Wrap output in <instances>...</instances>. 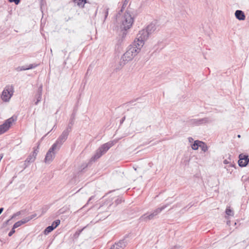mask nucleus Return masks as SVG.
Listing matches in <instances>:
<instances>
[{
	"instance_id": "f257e3e1",
	"label": "nucleus",
	"mask_w": 249,
	"mask_h": 249,
	"mask_svg": "<svg viewBox=\"0 0 249 249\" xmlns=\"http://www.w3.org/2000/svg\"><path fill=\"white\" fill-rule=\"evenodd\" d=\"M118 141V140H113L101 145L96 150L94 155H93L90 158L89 162L92 163L95 162L100 159L103 155L106 154L112 146L115 145Z\"/></svg>"
},
{
	"instance_id": "f03ea898",
	"label": "nucleus",
	"mask_w": 249,
	"mask_h": 249,
	"mask_svg": "<svg viewBox=\"0 0 249 249\" xmlns=\"http://www.w3.org/2000/svg\"><path fill=\"white\" fill-rule=\"evenodd\" d=\"M172 202L170 203H166L160 207L157 208L155 210L152 211L150 213H148L142 214L140 217L141 221L147 222V221L151 220L158 217V215L166 208H167Z\"/></svg>"
},
{
	"instance_id": "7ed1b4c3",
	"label": "nucleus",
	"mask_w": 249,
	"mask_h": 249,
	"mask_svg": "<svg viewBox=\"0 0 249 249\" xmlns=\"http://www.w3.org/2000/svg\"><path fill=\"white\" fill-rule=\"evenodd\" d=\"M122 23L120 26V31L127 33V30L130 29L133 22L134 17H122Z\"/></svg>"
},
{
	"instance_id": "20e7f679",
	"label": "nucleus",
	"mask_w": 249,
	"mask_h": 249,
	"mask_svg": "<svg viewBox=\"0 0 249 249\" xmlns=\"http://www.w3.org/2000/svg\"><path fill=\"white\" fill-rule=\"evenodd\" d=\"M14 93V87L11 85L6 86L2 92L1 98L3 102H8Z\"/></svg>"
},
{
	"instance_id": "39448f33",
	"label": "nucleus",
	"mask_w": 249,
	"mask_h": 249,
	"mask_svg": "<svg viewBox=\"0 0 249 249\" xmlns=\"http://www.w3.org/2000/svg\"><path fill=\"white\" fill-rule=\"evenodd\" d=\"M214 120L210 117H205L201 119H191L187 121L188 124L193 126H198L202 124H209Z\"/></svg>"
},
{
	"instance_id": "423d86ee",
	"label": "nucleus",
	"mask_w": 249,
	"mask_h": 249,
	"mask_svg": "<svg viewBox=\"0 0 249 249\" xmlns=\"http://www.w3.org/2000/svg\"><path fill=\"white\" fill-rule=\"evenodd\" d=\"M17 120V117L12 116L6 120L3 124L0 125V135L9 130L12 123Z\"/></svg>"
},
{
	"instance_id": "0eeeda50",
	"label": "nucleus",
	"mask_w": 249,
	"mask_h": 249,
	"mask_svg": "<svg viewBox=\"0 0 249 249\" xmlns=\"http://www.w3.org/2000/svg\"><path fill=\"white\" fill-rule=\"evenodd\" d=\"M55 145H52L46 153L44 161L46 163H49L52 161L55 157L56 152L59 151Z\"/></svg>"
},
{
	"instance_id": "6e6552de",
	"label": "nucleus",
	"mask_w": 249,
	"mask_h": 249,
	"mask_svg": "<svg viewBox=\"0 0 249 249\" xmlns=\"http://www.w3.org/2000/svg\"><path fill=\"white\" fill-rule=\"evenodd\" d=\"M130 236V233L126 234L123 239L120 240L117 243H115L110 248V249H124L128 243L126 239Z\"/></svg>"
},
{
	"instance_id": "1a4fd4ad",
	"label": "nucleus",
	"mask_w": 249,
	"mask_h": 249,
	"mask_svg": "<svg viewBox=\"0 0 249 249\" xmlns=\"http://www.w3.org/2000/svg\"><path fill=\"white\" fill-rule=\"evenodd\" d=\"M69 134L67 131H63L53 145H55L57 149H60L62 145L67 139Z\"/></svg>"
},
{
	"instance_id": "9d476101",
	"label": "nucleus",
	"mask_w": 249,
	"mask_h": 249,
	"mask_svg": "<svg viewBox=\"0 0 249 249\" xmlns=\"http://www.w3.org/2000/svg\"><path fill=\"white\" fill-rule=\"evenodd\" d=\"M160 25L159 21L157 20H154L147 26L145 29L148 33L151 35L156 31L157 28Z\"/></svg>"
},
{
	"instance_id": "9b49d317",
	"label": "nucleus",
	"mask_w": 249,
	"mask_h": 249,
	"mask_svg": "<svg viewBox=\"0 0 249 249\" xmlns=\"http://www.w3.org/2000/svg\"><path fill=\"white\" fill-rule=\"evenodd\" d=\"M238 165L240 167H246L249 162V158L247 154H240L239 155Z\"/></svg>"
},
{
	"instance_id": "f8f14e48",
	"label": "nucleus",
	"mask_w": 249,
	"mask_h": 249,
	"mask_svg": "<svg viewBox=\"0 0 249 249\" xmlns=\"http://www.w3.org/2000/svg\"><path fill=\"white\" fill-rule=\"evenodd\" d=\"M127 33L120 31L118 36L117 37V42L115 45L116 49L119 50L121 47L122 44L124 42Z\"/></svg>"
},
{
	"instance_id": "ddd939ff",
	"label": "nucleus",
	"mask_w": 249,
	"mask_h": 249,
	"mask_svg": "<svg viewBox=\"0 0 249 249\" xmlns=\"http://www.w3.org/2000/svg\"><path fill=\"white\" fill-rule=\"evenodd\" d=\"M150 35L148 33L145 29H143L139 31V34L137 35L136 39L142 40L145 42L149 37Z\"/></svg>"
},
{
	"instance_id": "4468645a",
	"label": "nucleus",
	"mask_w": 249,
	"mask_h": 249,
	"mask_svg": "<svg viewBox=\"0 0 249 249\" xmlns=\"http://www.w3.org/2000/svg\"><path fill=\"white\" fill-rule=\"evenodd\" d=\"M42 90H43V86L41 85L38 88L36 92L35 95V99L36 101L35 102V105H37L39 102L41 101L42 99ZM35 101V100H34Z\"/></svg>"
},
{
	"instance_id": "2eb2a0df",
	"label": "nucleus",
	"mask_w": 249,
	"mask_h": 249,
	"mask_svg": "<svg viewBox=\"0 0 249 249\" xmlns=\"http://www.w3.org/2000/svg\"><path fill=\"white\" fill-rule=\"evenodd\" d=\"M136 39L137 40H134V42L131 45H133L135 49H138L139 51L140 52L141 48L143 47L144 44V42L142 40Z\"/></svg>"
},
{
	"instance_id": "dca6fc26",
	"label": "nucleus",
	"mask_w": 249,
	"mask_h": 249,
	"mask_svg": "<svg viewBox=\"0 0 249 249\" xmlns=\"http://www.w3.org/2000/svg\"><path fill=\"white\" fill-rule=\"evenodd\" d=\"M35 161V157L31 156L30 155L28 156L27 159L25 160L24 162V168L27 167L31 163Z\"/></svg>"
},
{
	"instance_id": "f3484780",
	"label": "nucleus",
	"mask_w": 249,
	"mask_h": 249,
	"mask_svg": "<svg viewBox=\"0 0 249 249\" xmlns=\"http://www.w3.org/2000/svg\"><path fill=\"white\" fill-rule=\"evenodd\" d=\"M129 52H130L131 54H132V55L135 57L136 55H137V54L140 52L139 51V50L138 49H135V47L133 46L131 44L130 45L127 49Z\"/></svg>"
},
{
	"instance_id": "a211bd4d",
	"label": "nucleus",
	"mask_w": 249,
	"mask_h": 249,
	"mask_svg": "<svg viewBox=\"0 0 249 249\" xmlns=\"http://www.w3.org/2000/svg\"><path fill=\"white\" fill-rule=\"evenodd\" d=\"M129 61L126 57H124V55H122L119 63V66L122 68Z\"/></svg>"
},
{
	"instance_id": "6ab92c4d",
	"label": "nucleus",
	"mask_w": 249,
	"mask_h": 249,
	"mask_svg": "<svg viewBox=\"0 0 249 249\" xmlns=\"http://www.w3.org/2000/svg\"><path fill=\"white\" fill-rule=\"evenodd\" d=\"M26 223H27V220H26V219L25 218H23V219L16 222L14 224L13 227H14V229H16V228L20 227L22 225L25 224Z\"/></svg>"
},
{
	"instance_id": "aec40b11",
	"label": "nucleus",
	"mask_w": 249,
	"mask_h": 249,
	"mask_svg": "<svg viewBox=\"0 0 249 249\" xmlns=\"http://www.w3.org/2000/svg\"><path fill=\"white\" fill-rule=\"evenodd\" d=\"M200 141L199 140H196L195 141L194 143L192 144L191 147L194 150H196L198 149V148L199 147L200 144L201 143Z\"/></svg>"
},
{
	"instance_id": "412c9836",
	"label": "nucleus",
	"mask_w": 249,
	"mask_h": 249,
	"mask_svg": "<svg viewBox=\"0 0 249 249\" xmlns=\"http://www.w3.org/2000/svg\"><path fill=\"white\" fill-rule=\"evenodd\" d=\"M124 57H126V59H128V60H131L134 57L132 54H131L129 51L127 49L126 52L123 55Z\"/></svg>"
},
{
	"instance_id": "4be33fe9",
	"label": "nucleus",
	"mask_w": 249,
	"mask_h": 249,
	"mask_svg": "<svg viewBox=\"0 0 249 249\" xmlns=\"http://www.w3.org/2000/svg\"><path fill=\"white\" fill-rule=\"evenodd\" d=\"M74 2L80 7H83L87 3V0H74Z\"/></svg>"
},
{
	"instance_id": "5701e85b",
	"label": "nucleus",
	"mask_w": 249,
	"mask_h": 249,
	"mask_svg": "<svg viewBox=\"0 0 249 249\" xmlns=\"http://www.w3.org/2000/svg\"><path fill=\"white\" fill-rule=\"evenodd\" d=\"M85 228H86V227H84L83 228H82L81 229H79V230H77L76 231L73 235V237H72L73 239H77L78 238L79 235L81 234V233L82 232V231Z\"/></svg>"
},
{
	"instance_id": "b1692460",
	"label": "nucleus",
	"mask_w": 249,
	"mask_h": 249,
	"mask_svg": "<svg viewBox=\"0 0 249 249\" xmlns=\"http://www.w3.org/2000/svg\"><path fill=\"white\" fill-rule=\"evenodd\" d=\"M199 147L201 149L202 151L205 152L208 150V146L206 143L202 141L201 142Z\"/></svg>"
},
{
	"instance_id": "393cba45",
	"label": "nucleus",
	"mask_w": 249,
	"mask_h": 249,
	"mask_svg": "<svg viewBox=\"0 0 249 249\" xmlns=\"http://www.w3.org/2000/svg\"><path fill=\"white\" fill-rule=\"evenodd\" d=\"M53 230L54 229L53 226H49L44 230L43 233L44 234L47 235L52 232Z\"/></svg>"
},
{
	"instance_id": "a878e982",
	"label": "nucleus",
	"mask_w": 249,
	"mask_h": 249,
	"mask_svg": "<svg viewBox=\"0 0 249 249\" xmlns=\"http://www.w3.org/2000/svg\"><path fill=\"white\" fill-rule=\"evenodd\" d=\"M225 213L228 216H233L234 215L233 211L230 208V207H227L226 208Z\"/></svg>"
},
{
	"instance_id": "bb28decb",
	"label": "nucleus",
	"mask_w": 249,
	"mask_h": 249,
	"mask_svg": "<svg viewBox=\"0 0 249 249\" xmlns=\"http://www.w3.org/2000/svg\"><path fill=\"white\" fill-rule=\"evenodd\" d=\"M39 65V63H36L31 64L28 66L27 65V70L35 69V68H36L37 66H38Z\"/></svg>"
},
{
	"instance_id": "cd10ccee",
	"label": "nucleus",
	"mask_w": 249,
	"mask_h": 249,
	"mask_svg": "<svg viewBox=\"0 0 249 249\" xmlns=\"http://www.w3.org/2000/svg\"><path fill=\"white\" fill-rule=\"evenodd\" d=\"M128 1H129V0H124V1L123 4L122 6V8L119 12V13H118L119 15H121V13H122L124 9L125 8V7L126 6L127 4L128 3Z\"/></svg>"
},
{
	"instance_id": "c85d7f7f",
	"label": "nucleus",
	"mask_w": 249,
	"mask_h": 249,
	"mask_svg": "<svg viewBox=\"0 0 249 249\" xmlns=\"http://www.w3.org/2000/svg\"><path fill=\"white\" fill-rule=\"evenodd\" d=\"M60 223V220L57 219V220H54L52 223V225L51 226H53V229H55V228H56L59 226Z\"/></svg>"
},
{
	"instance_id": "c756f323",
	"label": "nucleus",
	"mask_w": 249,
	"mask_h": 249,
	"mask_svg": "<svg viewBox=\"0 0 249 249\" xmlns=\"http://www.w3.org/2000/svg\"><path fill=\"white\" fill-rule=\"evenodd\" d=\"M76 114H75V113H72V114L71 115V117L69 120V122H70V124H74V120L75 119Z\"/></svg>"
},
{
	"instance_id": "7c9ffc66",
	"label": "nucleus",
	"mask_w": 249,
	"mask_h": 249,
	"mask_svg": "<svg viewBox=\"0 0 249 249\" xmlns=\"http://www.w3.org/2000/svg\"><path fill=\"white\" fill-rule=\"evenodd\" d=\"M74 124H70V122H69V124L66 127V128L64 130V131H67L68 134L70 133V132L71 131L72 126Z\"/></svg>"
},
{
	"instance_id": "2f4dec72",
	"label": "nucleus",
	"mask_w": 249,
	"mask_h": 249,
	"mask_svg": "<svg viewBox=\"0 0 249 249\" xmlns=\"http://www.w3.org/2000/svg\"><path fill=\"white\" fill-rule=\"evenodd\" d=\"M15 70L17 71H22L27 70V66H18L17 67Z\"/></svg>"
},
{
	"instance_id": "473e14b6",
	"label": "nucleus",
	"mask_w": 249,
	"mask_h": 249,
	"mask_svg": "<svg viewBox=\"0 0 249 249\" xmlns=\"http://www.w3.org/2000/svg\"><path fill=\"white\" fill-rule=\"evenodd\" d=\"M36 216H37V214L36 213H34V214H32L30 216H28V217H25V219H26V220H27V222H28V221H29L31 219L35 218Z\"/></svg>"
},
{
	"instance_id": "72a5a7b5",
	"label": "nucleus",
	"mask_w": 249,
	"mask_h": 249,
	"mask_svg": "<svg viewBox=\"0 0 249 249\" xmlns=\"http://www.w3.org/2000/svg\"><path fill=\"white\" fill-rule=\"evenodd\" d=\"M124 200L123 197H119V198H117L115 200V203L116 205H117L118 204H121L122 202H124Z\"/></svg>"
},
{
	"instance_id": "f704fd0d",
	"label": "nucleus",
	"mask_w": 249,
	"mask_h": 249,
	"mask_svg": "<svg viewBox=\"0 0 249 249\" xmlns=\"http://www.w3.org/2000/svg\"><path fill=\"white\" fill-rule=\"evenodd\" d=\"M234 16H245V14L242 11L237 10L235 11Z\"/></svg>"
},
{
	"instance_id": "c9c22d12",
	"label": "nucleus",
	"mask_w": 249,
	"mask_h": 249,
	"mask_svg": "<svg viewBox=\"0 0 249 249\" xmlns=\"http://www.w3.org/2000/svg\"><path fill=\"white\" fill-rule=\"evenodd\" d=\"M12 219H11V218L6 220V221L4 222L2 224V228H5V227H6L7 225H8V224H10V221Z\"/></svg>"
},
{
	"instance_id": "e433bc0d",
	"label": "nucleus",
	"mask_w": 249,
	"mask_h": 249,
	"mask_svg": "<svg viewBox=\"0 0 249 249\" xmlns=\"http://www.w3.org/2000/svg\"><path fill=\"white\" fill-rule=\"evenodd\" d=\"M39 145H40V142H37V145L36 146V147H34V152H36L37 154H38V152H39Z\"/></svg>"
},
{
	"instance_id": "4c0bfd02",
	"label": "nucleus",
	"mask_w": 249,
	"mask_h": 249,
	"mask_svg": "<svg viewBox=\"0 0 249 249\" xmlns=\"http://www.w3.org/2000/svg\"><path fill=\"white\" fill-rule=\"evenodd\" d=\"M21 213V211H18L16 213H15L14 214H13L11 217V219H13V218H14L15 217H16V216H18Z\"/></svg>"
},
{
	"instance_id": "58836bf2",
	"label": "nucleus",
	"mask_w": 249,
	"mask_h": 249,
	"mask_svg": "<svg viewBox=\"0 0 249 249\" xmlns=\"http://www.w3.org/2000/svg\"><path fill=\"white\" fill-rule=\"evenodd\" d=\"M15 232V229L13 227L12 229L8 233L9 236H11Z\"/></svg>"
},
{
	"instance_id": "ea45409f",
	"label": "nucleus",
	"mask_w": 249,
	"mask_h": 249,
	"mask_svg": "<svg viewBox=\"0 0 249 249\" xmlns=\"http://www.w3.org/2000/svg\"><path fill=\"white\" fill-rule=\"evenodd\" d=\"M180 206H181V204L179 203H178L173 205V207L171 208H170L169 211H170L172 209H173L174 208H176V207H180Z\"/></svg>"
},
{
	"instance_id": "a19ab883",
	"label": "nucleus",
	"mask_w": 249,
	"mask_h": 249,
	"mask_svg": "<svg viewBox=\"0 0 249 249\" xmlns=\"http://www.w3.org/2000/svg\"><path fill=\"white\" fill-rule=\"evenodd\" d=\"M10 2H14L16 4H18L20 2V0H8Z\"/></svg>"
},
{
	"instance_id": "79ce46f5",
	"label": "nucleus",
	"mask_w": 249,
	"mask_h": 249,
	"mask_svg": "<svg viewBox=\"0 0 249 249\" xmlns=\"http://www.w3.org/2000/svg\"><path fill=\"white\" fill-rule=\"evenodd\" d=\"M237 19L239 20H244L246 17H235Z\"/></svg>"
},
{
	"instance_id": "37998d69",
	"label": "nucleus",
	"mask_w": 249,
	"mask_h": 249,
	"mask_svg": "<svg viewBox=\"0 0 249 249\" xmlns=\"http://www.w3.org/2000/svg\"><path fill=\"white\" fill-rule=\"evenodd\" d=\"M37 154L36 152H33L32 153L30 154L31 156H33V157H35V160L36 159V157L37 156Z\"/></svg>"
},
{
	"instance_id": "c03bdc74",
	"label": "nucleus",
	"mask_w": 249,
	"mask_h": 249,
	"mask_svg": "<svg viewBox=\"0 0 249 249\" xmlns=\"http://www.w3.org/2000/svg\"><path fill=\"white\" fill-rule=\"evenodd\" d=\"M228 166V168H232V167L235 168V164L233 163L230 162L229 165Z\"/></svg>"
},
{
	"instance_id": "a18cd8bd",
	"label": "nucleus",
	"mask_w": 249,
	"mask_h": 249,
	"mask_svg": "<svg viewBox=\"0 0 249 249\" xmlns=\"http://www.w3.org/2000/svg\"><path fill=\"white\" fill-rule=\"evenodd\" d=\"M225 168H226L227 171L230 173H231L232 172V170L231 169L232 168H228V166L227 165L225 167Z\"/></svg>"
},
{
	"instance_id": "49530a36",
	"label": "nucleus",
	"mask_w": 249,
	"mask_h": 249,
	"mask_svg": "<svg viewBox=\"0 0 249 249\" xmlns=\"http://www.w3.org/2000/svg\"><path fill=\"white\" fill-rule=\"evenodd\" d=\"M125 120V116H124L120 120V124H122Z\"/></svg>"
},
{
	"instance_id": "de8ad7c7",
	"label": "nucleus",
	"mask_w": 249,
	"mask_h": 249,
	"mask_svg": "<svg viewBox=\"0 0 249 249\" xmlns=\"http://www.w3.org/2000/svg\"><path fill=\"white\" fill-rule=\"evenodd\" d=\"M94 196H90L88 201V203H89L91 200H92L94 198Z\"/></svg>"
},
{
	"instance_id": "09e8293b",
	"label": "nucleus",
	"mask_w": 249,
	"mask_h": 249,
	"mask_svg": "<svg viewBox=\"0 0 249 249\" xmlns=\"http://www.w3.org/2000/svg\"><path fill=\"white\" fill-rule=\"evenodd\" d=\"M77 112V108L76 107H74L72 113H75V114H76Z\"/></svg>"
},
{
	"instance_id": "8fccbe9b",
	"label": "nucleus",
	"mask_w": 249,
	"mask_h": 249,
	"mask_svg": "<svg viewBox=\"0 0 249 249\" xmlns=\"http://www.w3.org/2000/svg\"><path fill=\"white\" fill-rule=\"evenodd\" d=\"M230 162H229L227 160H225L224 161H223V163L225 164H229Z\"/></svg>"
},
{
	"instance_id": "3c124183",
	"label": "nucleus",
	"mask_w": 249,
	"mask_h": 249,
	"mask_svg": "<svg viewBox=\"0 0 249 249\" xmlns=\"http://www.w3.org/2000/svg\"><path fill=\"white\" fill-rule=\"evenodd\" d=\"M108 14V9H107L105 10V16H107Z\"/></svg>"
},
{
	"instance_id": "603ef678",
	"label": "nucleus",
	"mask_w": 249,
	"mask_h": 249,
	"mask_svg": "<svg viewBox=\"0 0 249 249\" xmlns=\"http://www.w3.org/2000/svg\"><path fill=\"white\" fill-rule=\"evenodd\" d=\"M4 209L3 208H0V214L2 213Z\"/></svg>"
},
{
	"instance_id": "864d4df0",
	"label": "nucleus",
	"mask_w": 249,
	"mask_h": 249,
	"mask_svg": "<svg viewBox=\"0 0 249 249\" xmlns=\"http://www.w3.org/2000/svg\"><path fill=\"white\" fill-rule=\"evenodd\" d=\"M189 141L191 142H192V141H193V139L192 138H191V137H189Z\"/></svg>"
},
{
	"instance_id": "5fc2aeb1",
	"label": "nucleus",
	"mask_w": 249,
	"mask_h": 249,
	"mask_svg": "<svg viewBox=\"0 0 249 249\" xmlns=\"http://www.w3.org/2000/svg\"><path fill=\"white\" fill-rule=\"evenodd\" d=\"M89 68H88V70H87V73H86V76H87V75H88V73H89Z\"/></svg>"
},
{
	"instance_id": "6e6d98bb",
	"label": "nucleus",
	"mask_w": 249,
	"mask_h": 249,
	"mask_svg": "<svg viewBox=\"0 0 249 249\" xmlns=\"http://www.w3.org/2000/svg\"><path fill=\"white\" fill-rule=\"evenodd\" d=\"M89 68H88V70H87V73H86V76H87V75H88V73H89Z\"/></svg>"
},
{
	"instance_id": "4d7b16f0",
	"label": "nucleus",
	"mask_w": 249,
	"mask_h": 249,
	"mask_svg": "<svg viewBox=\"0 0 249 249\" xmlns=\"http://www.w3.org/2000/svg\"><path fill=\"white\" fill-rule=\"evenodd\" d=\"M56 127V124L54 125V126H53V128L52 130H53V129L54 128H55Z\"/></svg>"
},
{
	"instance_id": "13d9d810",
	"label": "nucleus",
	"mask_w": 249,
	"mask_h": 249,
	"mask_svg": "<svg viewBox=\"0 0 249 249\" xmlns=\"http://www.w3.org/2000/svg\"><path fill=\"white\" fill-rule=\"evenodd\" d=\"M126 13L128 15V16H131L130 14L128 13V12L127 11H126Z\"/></svg>"
},
{
	"instance_id": "bf43d9fd",
	"label": "nucleus",
	"mask_w": 249,
	"mask_h": 249,
	"mask_svg": "<svg viewBox=\"0 0 249 249\" xmlns=\"http://www.w3.org/2000/svg\"><path fill=\"white\" fill-rule=\"evenodd\" d=\"M176 246H174V247H173L171 248V249H176Z\"/></svg>"
},
{
	"instance_id": "052dcab7",
	"label": "nucleus",
	"mask_w": 249,
	"mask_h": 249,
	"mask_svg": "<svg viewBox=\"0 0 249 249\" xmlns=\"http://www.w3.org/2000/svg\"><path fill=\"white\" fill-rule=\"evenodd\" d=\"M227 225H230V221H228L227 222Z\"/></svg>"
},
{
	"instance_id": "680f3d73",
	"label": "nucleus",
	"mask_w": 249,
	"mask_h": 249,
	"mask_svg": "<svg viewBox=\"0 0 249 249\" xmlns=\"http://www.w3.org/2000/svg\"><path fill=\"white\" fill-rule=\"evenodd\" d=\"M237 137H238V138H241V135H240V134H238V135H237Z\"/></svg>"
},
{
	"instance_id": "e2e57ef3",
	"label": "nucleus",
	"mask_w": 249,
	"mask_h": 249,
	"mask_svg": "<svg viewBox=\"0 0 249 249\" xmlns=\"http://www.w3.org/2000/svg\"><path fill=\"white\" fill-rule=\"evenodd\" d=\"M188 206H189V208H191L193 206V205L189 204Z\"/></svg>"
},
{
	"instance_id": "0e129e2a",
	"label": "nucleus",
	"mask_w": 249,
	"mask_h": 249,
	"mask_svg": "<svg viewBox=\"0 0 249 249\" xmlns=\"http://www.w3.org/2000/svg\"><path fill=\"white\" fill-rule=\"evenodd\" d=\"M94 10H95V15H96V14H97V13H96V9H95V7H94Z\"/></svg>"
},
{
	"instance_id": "69168bd1",
	"label": "nucleus",
	"mask_w": 249,
	"mask_h": 249,
	"mask_svg": "<svg viewBox=\"0 0 249 249\" xmlns=\"http://www.w3.org/2000/svg\"><path fill=\"white\" fill-rule=\"evenodd\" d=\"M47 208H45V209H44V208H42V210L44 211H45L47 210Z\"/></svg>"
},
{
	"instance_id": "338daca9",
	"label": "nucleus",
	"mask_w": 249,
	"mask_h": 249,
	"mask_svg": "<svg viewBox=\"0 0 249 249\" xmlns=\"http://www.w3.org/2000/svg\"><path fill=\"white\" fill-rule=\"evenodd\" d=\"M47 208H45V209H44V208H42V210L44 211H45L47 210Z\"/></svg>"
},
{
	"instance_id": "774afa93",
	"label": "nucleus",
	"mask_w": 249,
	"mask_h": 249,
	"mask_svg": "<svg viewBox=\"0 0 249 249\" xmlns=\"http://www.w3.org/2000/svg\"><path fill=\"white\" fill-rule=\"evenodd\" d=\"M107 18V16H105V17L104 20H105Z\"/></svg>"
}]
</instances>
